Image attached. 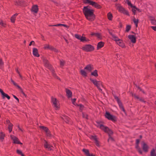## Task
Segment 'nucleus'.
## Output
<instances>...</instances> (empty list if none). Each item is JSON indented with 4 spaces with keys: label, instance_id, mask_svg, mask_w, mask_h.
<instances>
[{
    "label": "nucleus",
    "instance_id": "1",
    "mask_svg": "<svg viewBox=\"0 0 156 156\" xmlns=\"http://www.w3.org/2000/svg\"><path fill=\"white\" fill-rule=\"evenodd\" d=\"M83 12L87 20L93 21L95 19V16L94 13V10L88 6H85L83 9Z\"/></svg>",
    "mask_w": 156,
    "mask_h": 156
},
{
    "label": "nucleus",
    "instance_id": "2",
    "mask_svg": "<svg viewBox=\"0 0 156 156\" xmlns=\"http://www.w3.org/2000/svg\"><path fill=\"white\" fill-rule=\"evenodd\" d=\"M113 40L115 41L118 45L122 48H126L125 43L122 40L119 39L118 37L112 35Z\"/></svg>",
    "mask_w": 156,
    "mask_h": 156
},
{
    "label": "nucleus",
    "instance_id": "3",
    "mask_svg": "<svg viewBox=\"0 0 156 156\" xmlns=\"http://www.w3.org/2000/svg\"><path fill=\"white\" fill-rule=\"evenodd\" d=\"M97 126L105 132L108 133L109 135H111L113 133L112 131L111 130L109 129L108 127L104 126L101 123H98Z\"/></svg>",
    "mask_w": 156,
    "mask_h": 156
},
{
    "label": "nucleus",
    "instance_id": "4",
    "mask_svg": "<svg viewBox=\"0 0 156 156\" xmlns=\"http://www.w3.org/2000/svg\"><path fill=\"white\" fill-rule=\"evenodd\" d=\"M105 116L106 118L109 120H111L113 122H115L117 120V118L114 115L111 114L108 112L106 111L105 114Z\"/></svg>",
    "mask_w": 156,
    "mask_h": 156
},
{
    "label": "nucleus",
    "instance_id": "5",
    "mask_svg": "<svg viewBox=\"0 0 156 156\" xmlns=\"http://www.w3.org/2000/svg\"><path fill=\"white\" fill-rule=\"evenodd\" d=\"M83 2L85 3L89 4L93 7L98 9H100L101 8V6L100 5L98 4L96 2L90 0H83Z\"/></svg>",
    "mask_w": 156,
    "mask_h": 156
},
{
    "label": "nucleus",
    "instance_id": "6",
    "mask_svg": "<svg viewBox=\"0 0 156 156\" xmlns=\"http://www.w3.org/2000/svg\"><path fill=\"white\" fill-rule=\"evenodd\" d=\"M52 102L54 107L56 110H58L60 108V104L59 101L57 99L54 98H52Z\"/></svg>",
    "mask_w": 156,
    "mask_h": 156
},
{
    "label": "nucleus",
    "instance_id": "7",
    "mask_svg": "<svg viewBox=\"0 0 156 156\" xmlns=\"http://www.w3.org/2000/svg\"><path fill=\"white\" fill-rule=\"evenodd\" d=\"M82 49L88 52L93 51L94 48L93 46L90 44H87L82 47Z\"/></svg>",
    "mask_w": 156,
    "mask_h": 156
},
{
    "label": "nucleus",
    "instance_id": "8",
    "mask_svg": "<svg viewBox=\"0 0 156 156\" xmlns=\"http://www.w3.org/2000/svg\"><path fill=\"white\" fill-rule=\"evenodd\" d=\"M90 81L95 86L100 90H101L100 88V87L102 86V83L100 81H98L96 80L90 79Z\"/></svg>",
    "mask_w": 156,
    "mask_h": 156
},
{
    "label": "nucleus",
    "instance_id": "9",
    "mask_svg": "<svg viewBox=\"0 0 156 156\" xmlns=\"http://www.w3.org/2000/svg\"><path fill=\"white\" fill-rule=\"evenodd\" d=\"M75 37L78 39L80 40L82 42H87L89 41V40L87 38L85 37L79 35L78 34H75Z\"/></svg>",
    "mask_w": 156,
    "mask_h": 156
},
{
    "label": "nucleus",
    "instance_id": "10",
    "mask_svg": "<svg viewBox=\"0 0 156 156\" xmlns=\"http://www.w3.org/2000/svg\"><path fill=\"white\" fill-rule=\"evenodd\" d=\"M141 144L143 151L145 152H147L149 149V147L147 144L145 142L143 141L141 143Z\"/></svg>",
    "mask_w": 156,
    "mask_h": 156
},
{
    "label": "nucleus",
    "instance_id": "11",
    "mask_svg": "<svg viewBox=\"0 0 156 156\" xmlns=\"http://www.w3.org/2000/svg\"><path fill=\"white\" fill-rule=\"evenodd\" d=\"M10 137L11 139L13 141V143L15 144H22V143L20 142L18 139L15 136L12 135H11Z\"/></svg>",
    "mask_w": 156,
    "mask_h": 156
},
{
    "label": "nucleus",
    "instance_id": "12",
    "mask_svg": "<svg viewBox=\"0 0 156 156\" xmlns=\"http://www.w3.org/2000/svg\"><path fill=\"white\" fill-rule=\"evenodd\" d=\"M128 38L132 43H135L136 42V37L135 35H129Z\"/></svg>",
    "mask_w": 156,
    "mask_h": 156
},
{
    "label": "nucleus",
    "instance_id": "13",
    "mask_svg": "<svg viewBox=\"0 0 156 156\" xmlns=\"http://www.w3.org/2000/svg\"><path fill=\"white\" fill-rule=\"evenodd\" d=\"M93 69V66L91 65H88L84 68V70L88 73L91 72Z\"/></svg>",
    "mask_w": 156,
    "mask_h": 156
},
{
    "label": "nucleus",
    "instance_id": "14",
    "mask_svg": "<svg viewBox=\"0 0 156 156\" xmlns=\"http://www.w3.org/2000/svg\"><path fill=\"white\" fill-rule=\"evenodd\" d=\"M44 48L45 49H49L55 51H57V50L54 48L50 46L49 44H45L44 45Z\"/></svg>",
    "mask_w": 156,
    "mask_h": 156
},
{
    "label": "nucleus",
    "instance_id": "15",
    "mask_svg": "<svg viewBox=\"0 0 156 156\" xmlns=\"http://www.w3.org/2000/svg\"><path fill=\"white\" fill-rule=\"evenodd\" d=\"M33 55L37 57L39 56V55L38 53V50L36 48H33Z\"/></svg>",
    "mask_w": 156,
    "mask_h": 156
},
{
    "label": "nucleus",
    "instance_id": "16",
    "mask_svg": "<svg viewBox=\"0 0 156 156\" xmlns=\"http://www.w3.org/2000/svg\"><path fill=\"white\" fill-rule=\"evenodd\" d=\"M116 6L117 9L120 12H122L124 9L119 4H116Z\"/></svg>",
    "mask_w": 156,
    "mask_h": 156
},
{
    "label": "nucleus",
    "instance_id": "17",
    "mask_svg": "<svg viewBox=\"0 0 156 156\" xmlns=\"http://www.w3.org/2000/svg\"><path fill=\"white\" fill-rule=\"evenodd\" d=\"M139 142H140V141L139 140L137 139L136 140V149L139 152L140 154H142V150L140 149L138 147V146L137 145L138 144H139Z\"/></svg>",
    "mask_w": 156,
    "mask_h": 156
},
{
    "label": "nucleus",
    "instance_id": "18",
    "mask_svg": "<svg viewBox=\"0 0 156 156\" xmlns=\"http://www.w3.org/2000/svg\"><path fill=\"white\" fill-rule=\"evenodd\" d=\"M45 141L44 144V147L48 150H51L52 149L53 147L50 146L46 141Z\"/></svg>",
    "mask_w": 156,
    "mask_h": 156
},
{
    "label": "nucleus",
    "instance_id": "19",
    "mask_svg": "<svg viewBox=\"0 0 156 156\" xmlns=\"http://www.w3.org/2000/svg\"><path fill=\"white\" fill-rule=\"evenodd\" d=\"M90 138L95 141L96 144L97 146H99V142L97 140V138L96 136H91Z\"/></svg>",
    "mask_w": 156,
    "mask_h": 156
},
{
    "label": "nucleus",
    "instance_id": "20",
    "mask_svg": "<svg viewBox=\"0 0 156 156\" xmlns=\"http://www.w3.org/2000/svg\"><path fill=\"white\" fill-rule=\"evenodd\" d=\"M104 45V43L101 41L98 43L97 46V49L98 50L103 47Z\"/></svg>",
    "mask_w": 156,
    "mask_h": 156
},
{
    "label": "nucleus",
    "instance_id": "21",
    "mask_svg": "<svg viewBox=\"0 0 156 156\" xmlns=\"http://www.w3.org/2000/svg\"><path fill=\"white\" fill-rule=\"evenodd\" d=\"M115 99L117 101V102L119 105V106L120 107V108L122 110V111L123 112H125V110L124 108H123V107L122 105L121 102H120V101H119L118 100V98L117 97L115 98Z\"/></svg>",
    "mask_w": 156,
    "mask_h": 156
},
{
    "label": "nucleus",
    "instance_id": "22",
    "mask_svg": "<svg viewBox=\"0 0 156 156\" xmlns=\"http://www.w3.org/2000/svg\"><path fill=\"white\" fill-rule=\"evenodd\" d=\"M40 128L44 130L47 133V134L48 136L50 135L49 132L48 130V129L46 127L43 126H40Z\"/></svg>",
    "mask_w": 156,
    "mask_h": 156
},
{
    "label": "nucleus",
    "instance_id": "23",
    "mask_svg": "<svg viewBox=\"0 0 156 156\" xmlns=\"http://www.w3.org/2000/svg\"><path fill=\"white\" fill-rule=\"evenodd\" d=\"M66 95L68 98H69L72 97V92L69 90L66 89Z\"/></svg>",
    "mask_w": 156,
    "mask_h": 156
},
{
    "label": "nucleus",
    "instance_id": "24",
    "mask_svg": "<svg viewBox=\"0 0 156 156\" xmlns=\"http://www.w3.org/2000/svg\"><path fill=\"white\" fill-rule=\"evenodd\" d=\"M31 10L32 12H33L35 13H37L38 11L37 6V5H34L32 7Z\"/></svg>",
    "mask_w": 156,
    "mask_h": 156
},
{
    "label": "nucleus",
    "instance_id": "25",
    "mask_svg": "<svg viewBox=\"0 0 156 156\" xmlns=\"http://www.w3.org/2000/svg\"><path fill=\"white\" fill-rule=\"evenodd\" d=\"M91 75L97 77L98 76V71L97 70H95L93 71L91 73Z\"/></svg>",
    "mask_w": 156,
    "mask_h": 156
},
{
    "label": "nucleus",
    "instance_id": "26",
    "mask_svg": "<svg viewBox=\"0 0 156 156\" xmlns=\"http://www.w3.org/2000/svg\"><path fill=\"white\" fill-rule=\"evenodd\" d=\"M81 74L84 77H86L87 76L88 73L84 69V70H81L80 71Z\"/></svg>",
    "mask_w": 156,
    "mask_h": 156
},
{
    "label": "nucleus",
    "instance_id": "27",
    "mask_svg": "<svg viewBox=\"0 0 156 156\" xmlns=\"http://www.w3.org/2000/svg\"><path fill=\"white\" fill-rule=\"evenodd\" d=\"M91 34L92 36H94L97 37L98 38L101 39V34H99L93 33H92Z\"/></svg>",
    "mask_w": 156,
    "mask_h": 156
},
{
    "label": "nucleus",
    "instance_id": "28",
    "mask_svg": "<svg viewBox=\"0 0 156 156\" xmlns=\"http://www.w3.org/2000/svg\"><path fill=\"white\" fill-rule=\"evenodd\" d=\"M136 11H138L139 12H140L141 11H140V9H138V8H136L134 6L133 7L132 9V11L133 13V14L134 15L136 14Z\"/></svg>",
    "mask_w": 156,
    "mask_h": 156
},
{
    "label": "nucleus",
    "instance_id": "29",
    "mask_svg": "<svg viewBox=\"0 0 156 156\" xmlns=\"http://www.w3.org/2000/svg\"><path fill=\"white\" fill-rule=\"evenodd\" d=\"M83 151L87 155V156H95L93 155V154H90L89 151L87 149H83Z\"/></svg>",
    "mask_w": 156,
    "mask_h": 156
},
{
    "label": "nucleus",
    "instance_id": "30",
    "mask_svg": "<svg viewBox=\"0 0 156 156\" xmlns=\"http://www.w3.org/2000/svg\"><path fill=\"white\" fill-rule=\"evenodd\" d=\"M18 15V14L16 13L13 15L11 18V21L12 23H14L15 22L16 17Z\"/></svg>",
    "mask_w": 156,
    "mask_h": 156
},
{
    "label": "nucleus",
    "instance_id": "31",
    "mask_svg": "<svg viewBox=\"0 0 156 156\" xmlns=\"http://www.w3.org/2000/svg\"><path fill=\"white\" fill-rule=\"evenodd\" d=\"M5 134L2 132H1L0 133V139L2 140L3 141V140L4 139V137H5Z\"/></svg>",
    "mask_w": 156,
    "mask_h": 156
},
{
    "label": "nucleus",
    "instance_id": "32",
    "mask_svg": "<svg viewBox=\"0 0 156 156\" xmlns=\"http://www.w3.org/2000/svg\"><path fill=\"white\" fill-rule=\"evenodd\" d=\"M133 20L134 23H135L136 27H137L138 26V20L137 19H136L135 17H133Z\"/></svg>",
    "mask_w": 156,
    "mask_h": 156
},
{
    "label": "nucleus",
    "instance_id": "33",
    "mask_svg": "<svg viewBox=\"0 0 156 156\" xmlns=\"http://www.w3.org/2000/svg\"><path fill=\"white\" fill-rule=\"evenodd\" d=\"M107 17L109 20H112L113 18V16L111 12H109L108 13Z\"/></svg>",
    "mask_w": 156,
    "mask_h": 156
},
{
    "label": "nucleus",
    "instance_id": "34",
    "mask_svg": "<svg viewBox=\"0 0 156 156\" xmlns=\"http://www.w3.org/2000/svg\"><path fill=\"white\" fill-rule=\"evenodd\" d=\"M155 151L156 150L154 149H153L151 150V156H156Z\"/></svg>",
    "mask_w": 156,
    "mask_h": 156
},
{
    "label": "nucleus",
    "instance_id": "35",
    "mask_svg": "<svg viewBox=\"0 0 156 156\" xmlns=\"http://www.w3.org/2000/svg\"><path fill=\"white\" fill-rule=\"evenodd\" d=\"M13 125L12 124H10L9 125H8V129L9 132H11L12 129Z\"/></svg>",
    "mask_w": 156,
    "mask_h": 156
},
{
    "label": "nucleus",
    "instance_id": "36",
    "mask_svg": "<svg viewBox=\"0 0 156 156\" xmlns=\"http://www.w3.org/2000/svg\"><path fill=\"white\" fill-rule=\"evenodd\" d=\"M131 28V26L129 25H127L126 27V32H128L130 30Z\"/></svg>",
    "mask_w": 156,
    "mask_h": 156
},
{
    "label": "nucleus",
    "instance_id": "37",
    "mask_svg": "<svg viewBox=\"0 0 156 156\" xmlns=\"http://www.w3.org/2000/svg\"><path fill=\"white\" fill-rule=\"evenodd\" d=\"M51 26H55V27H58V26H64L65 27H67V26L65 24H59L56 25H52Z\"/></svg>",
    "mask_w": 156,
    "mask_h": 156
},
{
    "label": "nucleus",
    "instance_id": "38",
    "mask_svg": "<svg viewBox=\"0 0 156 156\" xmlns=\"http://www.w3.org/2000/svg\"><path fill=\"white\" fill-rule=\"evenodd\" d=\"M63 120L66 122H68L70 120V119L67 117H64L63 118Z\"/></svg>",
    "mask_w": 156,
    "mask_h": 156
},
{
    "label": "nucleus",
    "instance_id": "39",
    "mask_svg": "<svg viewBox=\"0 0 156 156\" xmlns=\"http://www.w3.org/2000/svg\"><path fill=\"white\" fill-rule=\"evenodd\" d=\"M3 96V98H4L5 97L7 98L8 99H9L10 98V97L7 94L4 93L2 95Z\"/></svg>",
    "mask_w": 156,
    "mask_h": 156
},
{
    "label": "nucleus",
    "instance_id": "40",
    "mask_svg": "<svg viewBox=\"0 0 156 156\" xmlns=\"http://www.w3.org/2000/svg\"><path fill=\"white\" fill-rule=\"evenodd\" d=\"M122 13L123 14H124L126 15H127L128 16H129L128 12L127 10H125V9H124L123 10V11Z\"/></svg>",
    "mask_w": 156,
    "mask_h": 156
},
{
    "label": "nucleus",
    "instance_id": "41",
    "mask_svg": "<svg viewBox=\"0 0 156 156\" xmlns=\"http://www.w3.org/2000/svg\"><path fill=\"white\" fill-rule=\"evenodd\" d=\"M77 106L79 107V108H80V110L81 111H82L84 108L83 106L81 104L77 105Z\"/></svg>",
    "mask_w": 156,
    "mask_h": 156
},
{
    "label": "nucleus",
    "instance_id": "42",
    "mask_svg": "<svg viewBox=\"0 0 156 156\" xmlns=\"http://www.w3.org/2000/svg\"><path fill=\"white\" fill-rule=\"evenodd\" d=\"M16 152L18 154H20L21 156H25L22 153V152L19 150H17L16 151Z\"/></svg>",
    "mask_w": 156,
    "mask_h": 156
},
{
    "label": "nucleus",
    "instance_id": "43",
    "mask_svg": "<svg viewBox=\"0 0 156 156\" xmlns=\"http://www.w3.org/2000/svg\"><path fill=\"white\" fill-rule=\"evenodd\" d=\"M65 63V62L62 60H61L60 61V66L62 67L64 66V64Z\"/></svg>",
    "mask_w": 156,
    "mask_h": 156
},
{
    "label": "nucleus",
    "instance_id": "44",
    "mask_svg": "<svg viewBox=\"0 0 156 156\" xmlns=\"http://www.w3.org/2000/svg\"><path fill=\"white\" fill-rule=\"evenodd\" d=\"M0 24L3 27H5V23L0 19Z\"/></svg>",
    "mask_w": 156,
    "mask_h": 156
},
{
    "label": "nucleus",
    "instance_id": "45",
    "mask_svg": "<svg viewBox=\"0 0 156 156\" xmlns=\"http://www.w3.org/2000/svg\"><path fill=\"white\" fill-rule=\"evenodd\" d=\"M44 62L45 63V65L46 66H49V64L48 61L45 60L44 61Z\"/></svg>",
    "mask_w": 156,
    "mask_h": 156
},
{
    "label": "nucleus",
    "instance_id": "46",
    "mask_svg": "<svg viewBox=\"0 0 156 156\" xmlns=\"http://www.w3.org/2000/svg\"><path fill=\"white\" fill-rule=\"evenodd\" d=\"M3 62L1 59H0V68H1L3 66Z\"/></svg>",
    "mask_w": 156,
    "mask_h": 156
},
{
    "label": "nucleus",
    "instance_id": "47",
    "mask_svg": "<svg viewBox=\"0 0 156 156\" xmlns=\"http://www.w3.org/2000/svg\"><path fill=\"white\" fill-rule=\"evenodd\" d=\"M11 81L14 85L17 86L18 87H19V86L17 85V84L15 83L13 80H11Z\"/></svg>",
    "mask_w": 156,
    "mask_h": 156
},
{
    "label": "nucleus",
    "instance_id": "48",
    "mask_svg": "<svg viewBox=\"0 0 156 156\" xmlns=\"http://www.w3.org/2000/svg\"><path fill=\"white\" fill-rule=\"evenodd\" d=\"M83 117L86 119L88 118V116L86 114L83 113Z\"/></svg>",
    "mask_w": 156,
    "mask_h": 156
},
{
    "label": "nucleus",
    "instance_id": "49",
    "mask_svg": "<svg viewBox=\"0 0 156 156\" xmlns=\"http://www.w3.org/2000/svg\"><path fill=\"white\" fill-rule=\"evenodd\" d=\"M16 72L19 74V75L20 77V78L22 79V75L20 74V73L18 71V70H16Z\"/></svg>",
    "mask_w": 156,
    "mask_h": 156
},
{
    "label": "nucleus",
    "instance_id": "50",
    "mask_svg": "<svg viewBox=\"0 0 156 156\" xmlns=\"http://www.w3.org/2000/svg\"><path fill=\"white\" fill-rule=\"evenodd\" d=\"M6 124L8 125H9L10 124H11L9 120H7L6 122Z\"/></svg>",
    "mask_w": 156,
    "mask_h": 156
},
{
    "label": "nucleus",
    "instance_id": "51",
    "mask_svg": "<svg viewBox=\"0 0 156 156\" xmlns=\"http://www.w3.org/2000/svg\"><path fill=\"white\" fill-rule=\"evenodd\" d=\"M76 99H72V101L73 104L74 105H75V101H76Z\"/></svg>",
    "mask_w": 156,
    "mask_h": 156
},
{
    "label": "nucleus",
    "instance_id": "52",
    "mask_svg": "<svg viewBox=\"0 0 156 156\" xmlns=\"http://www.w3.org/2000/svg\"><path fill=\"white\" fill-rule=\"evenodd\" d=\"M152 29H153L154 31L156 30V26L155 27L152 26L151 27Z\"/></svg>",
    "mask_w": 156,
    "mask_h": 156
},
{
    "label": "nucleus",
    "instance_id": "53",
    "mask_svg": "<svg viewBox=\"0 0 156 156\" xmlns=\"http://www.w3.org/2000/svg\"><path fill=\"white\" fill-rule=\"evenodd\" d=\"M0 92L1 93V94H2V95L3 94V93H4L3 91V90H2L1 89H0Z\"/></svg>",
    "mask_w": 156,
    "mask_h": 156
},
{
    "label": "nucleus",
    "instance_id": "54",
    "mask_svg": "<svg viewBox=\"0 0 156 156\" xmlns=\"http://www.w3.org/2000/svg\"><path fill=\"white\" fill-rule=\"evenodd\" d=\"M34 44V42L33 41H31L29 44V46H31L32 44Z\"/></svg>",
    "mask_w": 156,
    "mask_h": 156
},
{
    "label": "nucleus",
    "instance_id": "55",
    "mask_svg": "<svg viewBox=\"0 0 156 156\" xmlns=\"http://www.w3.org/2000/svg\"><path fill=\"white\" fill-rule=\"evenodd\" d=\"M127 4L131 6V7H132V5L131 4L130 2H129V1L128 2Z\"/></svg>",
    "mask_w": 156,
    "mask_h": 156
},
{
    "label": "nucleus",
    "instance_id": "56",
    "mask_svg": "<svg viewBox=\"0 0 156 156\" xmlns=\"http://www.w3.org/2000/svg\"><path fill=\"white\" fill-rule=\"evenodd\" d=\"M112 138L111 137H109L108 139V141H111V140H112Z\"/></svg>",
    "mask_w": 156,
    "mask_h": 156
},
{
    "label": "nucleus",
    "instance_id": "57",
    "mask_svg": "<svg viewBox=\"0 0 156 156\" xmlns=\"http://www.w3.org/2000/svg\"><path fill=\"white\" fill-rule=\"evenodd\" d=\"M18 128L20 130V131L23 132L22 129L19 127V126H18Z\"/></svg>",
    "mask_w": 156,
    "mask_h": 156
},
{
    "label": "nucleus",
    "instance_id": "58",
    "mask_svg": "<svg viewBox=\"0 0 156 156\" xmlns=\"http://www.w3.org/2000/svg\"><path fill=\"white\" fill-rule=\"evenodd\" d=\"M13 97L16 99L18 101H19L18 99L16 96H15V95H13Z\"/></svg>",
    "mask_w": 156,
    "mask_h": 156
},
{
    "label": "nucleus",
    "instance_id": "59",
    "mask_svg": "<svg viewBox=\"0 0 156 156\" xmlns=\"http://www.w3.org/2000/svg\"><path fill=\"white\" fill-rule=\"evenodd\" d=\"M66 42H67V40L66 39Z\"/></svg>",
    "mask_w": 156,
    "mask_h": 156
}]
</instances>
